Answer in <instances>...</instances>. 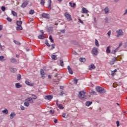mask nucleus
<instances>
[{"mask_svg": "<svg viewBox=\"0 0 127 127\" xmlns=\"http://www.w3.org/2000/svg\"><path fill=\"white\" fill-rule=\"evenodd\" d=\"M42 16L44 18H47V19H49V18H50V17L49 16V14L45 13H43V14H42Z\"/></svg>", "mask_w": 127, "mask_h": 127, "instance_id": "6e6552de", "label": "nucleus"}, {"mask_svg": "<svg viewBox=\"0 0 127 127\" xmlns=\"http://www.w3.org/2000/svg\"><path fill=\"white\" fill-rule=\"evenodd\" d=\"M116 124L118 127H120V122H119V121L116 122Z\"/></svg>", "mask_w": 127, "mask_h": 127, "instance_id": "09e8293b", "label": "nucleus"}, {"mask_svg": "<svg viewBox=\"0 0 127 127\" xmlns=\"http://www.w3.org/2000/svg\"><path fill=\"white\" fill-rule=\"evenodd\" d=\"M11 13L12 14L13 16H17V13H16V12H15L14 11L12 10L11 11Z\"/></svg>", "mask_w": 127, "mask_h": 127, "instance_id": "c85d7f7f", "label": "nucleus"}, {"mask_svg": "<svg viewBox=\"0 0 127 127\" xmlns=\"http://www.w3.org/2000/svg\"><path fill=\"white\" fill-rule=\"evenodd\" d=\"M10 71H11V72H12V73H15V72H16L17 70L16 68H12V67H10L9 68Z\"/></svg>", "mask_w": 127, "mask_h": 127, "instance_id": "a211bd4d", "label": "nucleus"}, {"mask_svg": "<svg viewBox=\"0 0 127 127\" xmlns=\"http://www.w3.org/2000/svg\"><path fill=\"white\" fill-rule=\"evenodd\" d=\"M15 86L17 89H19V88L22 87V85L20 84L19 83H15Z\"/></svg>", "mask_w": 127, "mask_h": 127, "instance_id": "ddd939ff", "label": "nucleus"}, {"mask_svg": "<svg viewBox=\"0 0 127 127\" xmlns=\"http://www.w3.org/2000/svg\"><path fill=\"white\" fill-rule=\"evenodd\" d=\"M58 120L57 119H55L54 120V123H55V124H57V122H58Z\"/></svg>", "mask_w": 127, "mask_h": 127, "instance_id": "5fc2aeb1", "label": "nucleus"}, {"mask_svg": "<svg viewBox=\"0 0 127 127\" xmlns=\"http://www.w3.org/2000/svg\"><path fill=\"white\" fill-rule=\"evenodd\" d=\"M104 10L106 13V14L109 13V12H110V10L109 9V8H108V7H105L104 9Z\"/></svg>", "mask_w": 127, "mask_h": 127, "instance_id": "6ab92c4d", "label": "nucleus"}, {"mask_svg": "<svg viewBox=\"0 0 127 127\" xmlns=\"http://www.w3.org/2000/svg\"><path fill=\"white\" fill-rule=\"evenodd\" d=\"M48 77L49 79H51V75H49L48 76Z\"/></svg>", "mask_w": 127, "mask_h": 127, "instance_id": "0e129e2a", "label": "nucleus"}, {"mask_svg": "<svg viewBox=\"0 0 127 127\" xmlns=\"http://www.w3.org/2000/svg\"><path fill=\"white\" fill-rule=\"evenodd\" d=\"M51 57L52 59H53V60H56L57 59L56 56L55 55H52Z\"/></svg>", "mask_w": 127, "mask_h": 127, "instance_id": "72a5a7b5", "label": "nucleus"}, {"mask_svg": "<svg viewBox=\"0 0 127 127\" xmlns=\"http://www.w3.org/2000/svg\"><path fill=\"white\" fill-rule=\"evenodd\" d=\"M2 113L5 114V115H7V114H8V110H7V109H4L2 111Z\"/></svg>", "mask_w": 127, "mask_h": 127, "instance_id": "b1692460", "label": "nucleus"}, {"mask_svg": "<svg viewBox=\"0 0 127 127\" xmlns=\"http://www.w3.org/2000/svg\"><path fill=\"white\" fill-rule=\"evenodd\" d=\"M54 110H51L50 111V114H52V115H53V114H54Z\"/></svg>", "mask_w": 127, "mask_h": 127, "instance_id": "8fccbe9b", "label": "nucleus"}, {"mask_svg": "<svg viewBox=\"0 0 127 127\" xmlns=\"http://www.w3.org/2000/svg\"><path fill=\"white\" fill-rule=\"evenodd\" d=\"M96 91L98 92L100 94H103V93H106V90L104 89L103 88L98 86L96 87Z\"/></svg>", "mask_w": 127, "mask_h": 127, "instance_id": "f03ea898", "label": "nucleus"}, {"mask_svg": "<svg viewBox=\"0 0 127 127\" xmlns=\"http://www.w3.org/2000/svg\"><path fill=\"white\" fill-rule=\"evenodd\" d=\"M2 27L1 26V25H0V30H2Z\"/></svg>", "mask_w": 127, "mask_h": 127, "instance_id": "69168bd1", "label": "nucleus"}, {"mask_svg": "<svg viewBox=\"0 0 127 127\" xmlns=\"http://www.w3.org/2000/svg\"><path fill=\"white\" fill-rule=\"evenodd\" d=\"M60 65L61 66H62V67H63V66H64V62H63V60H61L60 61Z\"/></svg>", "mask_w": 127, "mask_h": 127, "instance_id": "c756f323", "label": "nucleus"}, {"mask_svg": "<svg viewBox=\"0 0 127 127\" xmlns=\"http://www.w3.org/2000/svg\"><path fill=\"white\" fill-rule=\"evenodd\" d=\"M94 21L95 22H97V20L96 19V17H94Z\"/></svg>", "mask_w": 127, "mask_h": 127, "instance_id": "338daca9", "label": "nucleus"}, {"mask_svg": "<svg viewBox=\"0 0 127 127\" xmlns=\"http://www.w3.org/2000/svg\"><path fill=\"white\" fill-rule=\"evenodd\" d=\"M95 45L96 46H97V47H99L100 46V44H99V41L97 39H95Z\"/></svg>", "mask_w": 127, "mask_h": 127, "instance_id": "7c9ffc66", "label": "nucleus"}, {"mask_svg": "<svg viewBox=\"0 0 127 127\" xmlns=\"http://www.w3.org/2000/svg\"><path fill=\"white\" fill-rule=\"evenodd\" d=\"M74 83L76 84H77V83H78V79H77L76 78H74Z\"/></svg>", "mask_w": 127, "mask_h": 127, "instance_id": "a18cd8bd", "label": "nucleus"}, {"mask_svg": "<svg viewBox=\"0 0 127 127\" xmlns=\"http://www.w3.org/2000/svg\"><path fill=\"white\" fill-rule=\"evenodd\" d=\"M85 94H86L85 92L80 91L78 94L79 98H80V99H83V98H85Z\"/></svg>", "mask_w": 127, "mask_h": 127, "instance_id": "20e7f679", "label": "nucleus"}, {"mask_svg": "<svg viewBox=\"0 0 127 127\" xmlns=\"http://www.w3.org/2000/svg\"><path fill=\"white\" fill-rule=\"evenodd\" d=\"M119 49H120V48H119V47H118L115 50L113 51L112 54H116V53L118 52V51H119Z\"/></svg>", "mask_w": 127, "mask_h": 127, "instance_id": "4be33fe9", "label": "nucleus"}, {"mask_svg": "<svg viewBox=\"0 0 127 127\" xmlns=\"http://www.w3.org/2000/svg\"><path fill=\"white\" fill-rule=\"evenodd\" d=\"M122 45H123V43H120L119 44V45L118 47H119V48H120L121 47V46H122Z\"/></svg>", "mask_w": 127, "mask_h": 127, "instance_id": "bf43d9fd", "label": "nucleus"}, {"mask_svg": "<svg viewBox=\"0 0 127 127\" xmlns=\"http://www.w3.org/2000/svg\"><path fill=\"white\" fill-rule=\"evenodd\" d=\"M14 42L15 44H17V45H20V43L17 41L14 40Z\"/></svg>", "mask_w": 127, "mask_h": 127, "instance_id": "37998d69", "label": "nucleus"}, {"mask_svg": "<svg viewBox=\"0 0 127 127\" xmlns=\"http://www.w3.org/2000/svg\"><path fill=\"white\" fill-rule=\"evenodd\" d=\"M65 117H66V114L64 113V114H63V118H65Z\"/></svg>", "mask_w": 127, "mask_h": 127, "instance_id": "680f3d73", "label": "nucleus"}, {"mask_svg": "<svg viewBox=\"0 0 127 127\" xmlns=\"http://www.w3.org/2000/svg\"><path fill=\"white\" fill-rule=\"evenodd\" d=\"M40 32H41L42 35H43L44 34V32H43V30H41Z\"/></svg>", "mask_w": 127, "mask_h": 127, "instance_id": "e2e57ef3", "label": "nucleus"}, {"mask_svg": "<svg viewBox=\"0 0 127 127\" xmlns=\"http://www.w3.org/2000/svg\"><path fill=\"white\" fill-rule=\"evenodd\" d=\"M27 4H28V2L25 1L21 4V7H22V8H24V7H26V5H27Z\"/></svg>", "mask_w": 127, "mask_h": 127, "instance_id": "2eb2a0df", "label": "nucleus"}, {"mask_svg": "<svg viewBox=\"0 0 127 127\" xmlns=\"http://www.w3.org/2000/svg\"><path fill=\"white\" fill-rule=\"evenodd\" d=\"M96 66H95V64H92L90 65L89 66V70H93V69H95Z\"/></svg>", "mask_w": 127, "mask_h": 127, "instance_id": "4468645a", "label": "nucleus"}, {"mask_svg": "<svg viewBox=\"0 0 127 127\" xmlns=\"http://www.w3.org/2000/svg\"><path fill=\"white\" fill-rule=\"evenodd\" d=\"M44 3H45V0H41L40 4L44 6Z\"/></svg>", "mask_w": 127, "mask_h": 127, "instance_id": "2f4dec72", "label": "nucleus"}, {"mask_svg": "<svg viewBox=\"0 0 127 127\" xmlns=\"http://www.w3.org/2000/svg\"><path fill=\"white\" fill-rule=\"evenodd\" d=\"M81 12L82 13H88V12H89V10H88L87 8L85 7H82Z\"/></svg>", "mask_w": 127, "mask_h": 127, "instance_id": "f8f14e48", "label": "nucleus"}, {"mask_svg": "<svg viewBox=\"0 0 127 127\" xmlns=\"http://www.w3.org/2000/svg\"><path fill=\"white\" fill-rule=\"evenodd\" d=\"M117 72H118V69H115L114 70L112 71V76L114 77L115 75H117Z\"/></svg>", "mask_w": 127, "mask_h": 127, "instance_id": "dca6fc26", "label": "nucleus"}, {"mask_svg": "<svg viewBox=\"0 0 127 127\" xmlns=\"http://www.w3.org/2000/svg\"><path fill=\"white\" fill-rule=\"evenodd\" d=\"M32 96L33 97L32 99H33L34 100H36V99H37V96H36V95L32 94Z\"/></svg>", "mask_w": 127, "mask_h": 127, "instance_id": "79ce46f5", "label": "nucleus"}, {"mask_svg": "<svg viewBox=\"0 0 127 127\" xmlns=\"http://www.w3.org/2000/svg\"><path fill=\"white\" fill-rule=\"evenodd\" d=\"M64 16L68 19V20H72V18H71V15H70L68 12H65L64 14Z\"/></svg>", "mask_w": 127, "mask_h": 127, "instance_id": "423d86ee", "label": "nucleus"}, {"mask_svg": "<svg viewBox=\"0 0 127 127\" xmlns=\"http://www.w3.org/2000/svg\"><path fill=\"white\" fill-rule=\"evenodd\" d=\"M111 31H109L108 32L107 34H108V36H110V35H111Z\"/></svg>", "mask_w": 127, "mask_h": 127, "instance_id": "13d9d810", "label": "nucleus"}, {"mask_svg": "<svg viewBox=\"0 0 127 127\" xmlns=\"http://www.w3.org/2000/svg\"><path fill=\"white\" fill-rule=\"evenodd\" d=\"M25 102H28L29 104H33V100L31 97L27 98L25 99Z\"/></svg>", "mask_w": 127, "mask_h": 127, "instance_id": "0eeeda50", "label": "nucleus"}, {"mask_svg": "<svg viewBox=\"0 0 127 127\" xmlns=\"http://www.w3.org/2000/svg\"><path fill=\"white\" fill-rule=\"evenodd\" d=\"M7 20L9 22H11V21H12V19L9 17H7Z\"/></svg>", "mask_w": 127, "mask_h": 127, "instance_id": "c03bdc74", "label": "nucleus"}, {"mask_svg": "<svg viewBox=\"0 0 127 127\" xmlns=\"http://www.w3.org/2000/svg\"><path fill=\"white\" fill-rule=\"evenodd\" d=\"M0 61L3 62V61H5V59H4V57L3 56H0Z\"/></svg>", "mask_w": 127, "mask_h": 127, "instance_id": "412c9836", "label": "nucleus"}, {"mask_svg": "<svg viewBox=\"0 0 127 127\" xmlns=\"http://www.w3.org/2000/svg\"><path fill=\"white\" fill-rule=\"evenodd\" d=\"M93 102H90V101H87L86 102V106H87V107H89V106H91V105H92V103Z\"/></svg>", "mask_w": 127, "mask_h": 127, "instance_id": "5701e85b", "label": "nucleus"}, {"mask_svg": "<svg viewBox=\"0 0 127 127\" xmlns=\"http://www.w3.org/2000/svg\"><path fill=\"white\" fill-rule=\"evenodd\" d=\"M21 79V75L20 74H18L17 75V80H18V81H20Z\"/></svg>", "mask_w": 127, "mask_h": 127, "instance_id": "a19ab883", "label": "nucleus"}, {"mask_svg": "<svg viewBox=\"0 0 127 127\" xmlns=\"http://www.w3.org/2000/svg\"><path fill=\"white\" fill-rule=\"evenodd\" d=\"M99 53V52L98 51V48L95 47L93 48L92 49V54L93 55H98V54Z\"/></svg>", "mask_w": 127, "mask_h": 127, "instance_id": "39448f33", "label": "nucleus"}, {"mask_svg": "<svg viewBox=\"0 0 127 127\" xmlns=\"http://www.w3.org/2000/svg\"><path fill=\"white\" fill-rule=\"evenodd\" d=\"M20 108L21 110H22V111H24L25 108H24V107L23 106L21 105Z\"/></svg>", "mask_w": 127, "mask_h": 127, "instance_id": "49530a36", "label": "nucleus"}, {"mask_svg": "<svg viewBox=\"0 0 127 127\" xmlns=\"http://www.w3.org/2000/svg\"><path fill=\"white\" fill-rule=\"evenodd\" d=\"M55 25H58V23H55Z\"/></svg>", "mask_w": 127, "mask_h": 127, "instance_id": "774afa93", "label": "nucleus"}, {"mask_svg": "<svg viewBox=\"0 0 127 127\" xmlns=\"http://www.w3.org/2000/svg\"><path fill=\"white\" fill-rule=\"evenodd\" d=\"M54 48H55V44H52L51 49H54Z\"/></svg>", "mask_w": 127, "mask_h": 127, "instance_id": "603ef678", "label": "nucleus"}, {"mask_svg": "<svg viewBox=\"0 0 127 127\" xmlns=\"http://www.w3.org/2000/svg\"><path fill=\"white\" fill-rule=\"evenodd\" d=\"M16 116L15 113H11V114L10 115V119L11 120H12L14 118V116Z\"/></svg>", "mask_w": 127, "mask_h": 127, "instance_id": "f3484780", "label": "nucleus"}, {"mask_svg": "<svg viewBox=\"0 0 127 127\" xmlns=\"http://www.w3.org/2000/svg\"><path fill=\"white\" fill-rule=\"evenodd\" d=\"M58 107L59 108V109H61L62 110H63V109H64V107H63V105L62 104H59L58 105Z\"/></svg>", "mask_w": 127, "mask_h": 127, "instance_id": "e433bc0d", "label": "nucleus"}, {"mask_svg": "<svg viewBox=\"0 0 127 127\" xmlns=\"http://www.w3.org/2000/svg\"><path fill=\"white\" fill-rule=\"evenodd\" d=\"M126 14H127V9L125 10V12L124 13V15H126Z\"/></svg>", "mask_w": 127, "mask_h": 127, "instance_id": "4d7b16f0", "label": "nucleus"}, {"mask_svg": "<svg viewBox=\"0 0 127 127\" xmlns=\"http://www.w3.org/2000/svg\"><path fill=\"white\" fill-rule=\"evenodd\" d=\"M116 32L117 33V37H120V36H123L124 35V32L122 29H119L117 30Z\"/></svg>", "mask_w": 127, "mask_h": 127, "instance_id": "7ed1b4c3", "label": "nucleus"}, {"mask_svg": "<svg viewBox=\"0 0 127 127\" xmlns=\"http://www.w3.org/2000/svg\"><path fill=\"white\" fill-rule=\"evenodd\" d=\"M48 2L49 4V5H48L49 8H51V2H52L51 0H48Z\"/></svg>", "mask_w": 127, "mask_h": 127, "instance_id": "cd10ccee", "label": "nucleus"}, {"mask_svg": "<svg viewBox=\"0 0 127 127\" xmlns=\"http://www.w3.org/2000/svg\"><path fill=\"white\" fill-rule=\"evenodd\" d=\"M69 5H70L71 7H75V5H76V3H72V2H69Z\"/></svg>", "mask_w": 127, "mask_h": 127, "instance_id": "bb28decb", "label": "nucleus"}, {"mask_svg": "<svg viewBox=\"0 0 127 127\" xmlns=\"http://www.w3.org/2000/svg\"><path fill=\"white\" fill-rule=\"evenodd\" d=\"M25 84H26L27 85H28V86H32V84H30V82L28 81V80H26L25 81Z\"/></svg>", "mask_w": 127, "mask_h": 127, "instance_id": "4c0bfd02", "label": "nucleus"}, {"mask_svg": "<svg viewBox=\"0 0 127 127\" xmlns=\"http://www.w3.org/2000/svg\"><path fill=\"white\" fill-rule=\"evenodd\" d=\"M10 61L11 63H15V62H16V60H15V59H11Z\"/></svg>", "mask_w": 127, "mask_h": 127, "instance_id": "ea45409f", "label": "nucleus"}, {"mask_svg": "<svg viewBox=\"0 0 127 127\" xmlns=\"http://www.w3.org/2000/svg\"><path fill=\"white\" fill-rule=\"evenodd\" d=\"M91 94H93V95H96V92L94 91H92L91 92Z\"/></svg>", "mask_w": 127, "mask_h": 127, "instance_id": "6e6d98bb", "label": "nucleus"}, {"mask_svg": "<svg viewBox=\"0 0 127 127\" xmlns=\"http://www.w3.org/2000/svg\"><path fill=\"white\" fill-rule=\"evenodd\" d=\"M79 22L80 23H82L83 24V23H84V22H83V21H82L80 19H78Z\"/></svg>", "mask_w": 127, "mask_h": 127, "instance_id": "864d4df0", "label": "nucleus"}, {"mask_svg": "<svg viewBox=\"0 0 127 127\" xmlns=\"http://www.w3.org/2000/svg\"><path fill=\"white\" fill-rule=\"evenodd\" d=\"M61 32L62 33H65V30H63L61 31Z\"/></svg>", "mask_w": 127, "mask_h": 127, "instance_id": "052dcab7", "label": "nucleus"}, {"mask_svg": "<svg viewBox=\"0 0 127 127\" xmlns=\"http://www.w3.org/2000/svg\"><path fill=\"white\" fill-rule=\"evenodd\" d=\"M112 61H112V64H115V61H118V59H117V57H114L112 59Z\"/></svg>", "mask_w": 127, "mask_h": 127, "instance_id": "393cba45", "label": "nucleus"}, {"mask_svg": "<svg viewBox=\"0 0 127 127\" xmlns=\"http://www.w3.org/2000/svg\"><path fill=\"white\" fill-rule=\"evenodd\" d=\"M24 106L26 107H29V103L27 101H25L24 103Z\"/></svg>", "mask_w": 127, "mask_h": 127, "instance_id": "c9c22d12", "label": "nucleus"}, {"mask_svg": "<svg viewBox=\"0 0 127 127\" xmlns=\"http://www.w3.org/2000/svg\"><path fill=\"white\" fill-rule=\"evenodd\" d=\"M45 100H52L53 99V96L50 95L46 96L44 98Z\"/></svg>", "mask_w": 127, "mask_h": 127, "instance_id": "1a4fd4ad", "label": "nucleus"}, {"mask_svg": "<svg viewBox=\"0 0 127 127\" xmlns=\"http://www.w3.org/2000/svg\"><path fill=\"white\" fill-rule=\"evenodd\" d=\"M1 9L2 10V11H4L5 10V7L2 6L1 7Z\"/></svg>", "mask_w": 127, "mask_h": 127, "instance_id": "de8ad7c7", "label": "nucleus"}, {"mask_svg": "<svg viewBox=\"0 0 127 127\" xmlns=\"http://www.w3.org/2000/svg\"><path fill=\"white\" fill-rule=\"evenodd\" d=\"M38 38H39V39H45V36L43 35H40L38 36Z\"/></svg>", "mask_w": 127, "mask_h": 127, "instance_id": "aec40b11", "label": "nucleus"}, {"mask_svg": "<svg viewBox=\"0 0 127 127\" xmlns=\"http://www.w3.org/2000/svg\"><path fill=\"white\" fill-rule=\"evenodd\" d=\"M41 76L42 78H45V73H44V70L43 69H41L40 70Z\"/></svg>", "mask_w": 127, "mask_h": 127, "instance_id": "9b49d317", "label": "nucleus"}, {"mask_svg": "<svg viewBox=\"0 0 127 127\" xmlns=\"http://www.w3.org/2000/svg\"><path fill=\"white\" fill-rule=\"evenodd\" d=\"M79 61H80V62H86V59L84 58H80L79 59Z\"/></svg>", "mask_w": 127, "mask_h": 127, "instance_id": "a878e982", "label": "nucleus"}, {"mask_svg": "<svg viewBox=\"0 0 127 127\" xmlns=\"http://www.w3.org/2000/svg\"><path fill=\"white\" fill-rule=\"evenodd\" d=\"M67 70L68 71V73L70 74L71 75H72L73 74V70H72V68L71 67H70L69 65L67 66Z\"/></svg>", "mask_w": 127, "mask_h": 127, "instance_id": "9d476101", "label": "nucleus"}, {"mask_svg": "<svg viewBox=\"0 0 127 127\" xmlns=\"http://www.w3.org/2000/svg\"><path fill=\"white\" fill-rule=\"evenodd\" d=\"M45 44H46V45H47V46H48V47H50V44H49V43H48V42H46L45 43Z\"/></svg>", "mask_w": 127, "mask_h": 127, "instance_id": "3c124183", "label": "nucleus"}, {"mask_svg": "<svg viewBox=\"0 0 127 127\" xmlns=\"http://www.w3.org/2000/svg\"><path fill=\"white\" fill-rule=\"evenodd\" d=\"M17 27H16L17 30H22V26L21 25L22 24V21H17Z\"/></svg>", "mask_w": 127, "mask_h": 127, "instance_id": "f257e3e1", "label": "nucleus"}, {"mask_svg": "<svg viewBox=\"0 0 127 127\" xmlns=\"http://www.w3.org/2000/svg\"><path fill=\"white\" fill-rule=\"evenodd\" d=\"M34 10H33V9H31L30 10V11H29V14H31V15H32V14H33L34 13Z\"/></svg>", "mask_w": 127, "mask_h": 127, "instance_id": "58836bf2", "label": "nucleus"}, {"mask_svg": "<svg viewBox=\"0 0 127 127\" xmlns=\"http://www.w3.org/2000/svg\"><path fill=\"white\" fill-rule=\"evenodd\" d=\"M106 52L107 53H110L111 52V50L110 49V46L108 47L107 48V49H106Z\"/></svg>", "mask_w": 127, "mask_h": 127, "instance_id": "f704fd0d", "label": "nucleus"}, {"mask_svg": "<svg viewBox=\"0 0 127 127\" xmlns=\"http://www.w3.org/2000/svg\"><path fill=\"white\" fill-rule=\"evenodd\" d=\"M49 39L51 41V42H52V43H53L54 42V40H53V39L52 38V36L50 35L49 36Z\"/></svg>", "mask_w": 127, "mask_h": 127, "instance_id": "473e14b6", "label": "nucleus"}]
</instances>
